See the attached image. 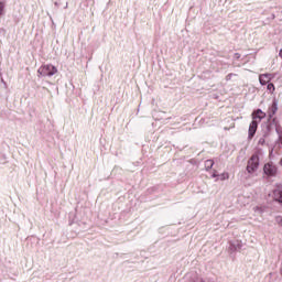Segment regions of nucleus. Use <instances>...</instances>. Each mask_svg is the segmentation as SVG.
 Instances as JSON below:
<instances>
[{
    "instance_id": "obj_1",
    "label": "nucleus",
    "mask_w": 282,
    "mask_h": 282,
    "mask_svg": "<svg viewBox=\"0 0 282 282\" xmlns=\"http://www.w3.org/2000/svg\"><path fill=\"white\" fill-rule=\"evenodd\" d=\"M265 118V113L258 109L256 112L252 113V121L249 124L248 130V140H252L254 138V133H257V129L259 128V122Z\"/></svg>"
},
{
    "instance_id": "obj_2",
    "label": "nucleus",
    "mask_w": 282,
    "mask_h": 282,
    "mask_svg": "<svg viewBox=\"0 0 282 282\" xmlns=\"http://www.w3.org/2000/svg\"><path fill=\"white\" fill-rule=\"evenodd\" d=\"M55 74H58V68H56V66L52 65V64H45L42 65L39 69H37V76L39 78H41V76H48L52 77Z\"/></svg>"
},
{
    "instance_id": "obj_3",
    "label": "nucleus",
    "mask_w": 282,
    "mask_h": 282,
    "mask_svg": "<svg viewBox=\"0 0 282 282\" xmlns=\"http://www.w3.org/2000/svg\"><path fill=\"white\" fill-rule=\"evenodd\" d=\"M259 170V154H253L247 164V172L248 173H257Z\"/></svg>"
},
{
    "instance_id": "obj_4",
    "label": "nucleus",
    "mask_w": 282,
    "mask_h": 282,
    "mask_svg": "<svg viewBox=\"0 0 282 282\" xmlns=\"http://www.w3.org/2000/svg\"><path fill=\"white\" fill-rule=\"evenodd\" d=\"M272 197L274 202H278L282 205V184H275V187L272 191Z\"/></svg>"
},
{
    "instance_id": "obj_5",
    "label": "nucleus",
    "mask_w": 282,
    "mask_h": 282,
    "mask_svg": "<svg viewBox=\"0 0 282 282\" xmlns=\"http://www.w3.org/2000/svg\"><path fill=\"white\" fill-rule=\"evenodd\" d=\"M263 173L268 175V177H274V175H276V166L272 163H267L264 164Z\"/></svg>"
},
{
    "instance_id": "obj_6",
    "label": "nucleus",
    "mask_w": 282,
    "mask_h": 282,
    "mask_svg": "<svg viewBox=\"0 0 282 282\" xmlns=\"http://www.w3.org/2000/svg\"><path fill=\"white\" fill-rule=\"evenodd\" d=\"M279 111V102L276 100H273L272 105L270 106L268 113H269V118L272 119L274 118V116L276 115V112Z\"/></svg>"
},
{
    "instance_id": "obj_7",
    "label": "nucleus",
    "mask_w": 282,
    "mask_h": 282,
    "mask_svg": "<svg viewBox=\"0 0 282 282\" xmlns=\"http://www.w3.org/2000/svg\"><path fill=\"white\" fill-rule=\"evenodd\" d=\"M270 75L269 74H263L259 76L260 85H268L270 83Z\"/></svg>"
},
{
    "instance_id": "obj_8",
    "label": "nucleus",
    "mask_w": 282,
    "mask_h": 282,
    "mask_svg": "<svg viewBox=\"0 0 282 282\" xmlns=\"http://www.w3.org/2000/svg\"><path fill=\"white\" fill-rule=\"evenodd\" d=\"M230 250H241V242L239 240L230 245Z\"/></svg>"
},
{
    "instance_id": "obj_9",
    "label": "nucleus",
    "mask_w": 282,
    "mask_h": 282,
    "mask_svg": "<svg viewBox=\"0 0 282 282\" xmlns=\"http://www.w3.org/2000/svg\"><path fill=\"white\" fill-rule=\"evenodd\" d=\"M213 166H215V161H213V160L205 161L206 171H210V169H213Z\"/></svg>"
},
{
    "instance_id": "obj_10",
    "label": "nucleus",
    "mask_w": 282,
    "mask_h": 282,
    "mask_svg": "<svg viewBox=\"0 0 282 282\" xmlns=\"http://www.w3.org/2000/svg\"><path fill=\"white\" fill-rule=\"evenodd\" d=\"M6 14V0H0V17Z\"/></svg>"
},
{
    "instance_id": "obj_11",
    "label": "nucleus",
    "mask_w": 282,
    "mask_h": 282,
    "mask_svg": "<svg viewBox=\"0 0 282 282\" xmlns=\"http://www.w3.org/2000/svg\"><path fill=\"white\" fill-rule=\"evenodd\" d=\"M218 177L221 182H224L230 178V174H228V172H224L223 174L218 175Z\"/></svg>"
},
{
    "instance_id": "obj_12",
    "label": "nucleus",
    "mask_w": 282,
    "mask_h": 282,
    "mask_svg": "<svg viewBox=\"0 0 282 282\" xmlns=\"http://www.w3.org/2000/svg\"><path fill=\"white\" fill-rule=\"evenodd\" d=\"M267 89L268 91H270V94H274V84L272 83L268 84Z\"/></svg>"
},
{
    "instance_id": "obj_13",
    "label": "nucleus",
    "mask_w": 282,
    "mask_h": 282,
    "mask_svg": "<svg viewBox=\"0 0 282 282\" xmlns=\"http://www.w3.org/2000/svg\"><path fill=\"white\" fill-rule=\"evenodd\" d=\"M275 221H276V224H279V226L282 227V216H278V217L275 218Z\"/></svg>"
},
{
    "instance_id": "obj_14",
    "label": "nucleus",
    "mask_w": 282,
    "mask_h": 282,
    "mask_svg": "<svg viewBox=\"0 0 282 282\" xmlns=\"http://www.w3.org/2000/svg\"><path fill=\"white\" fill-rule=\"evenodd\" d=\"M234 58H236L237 61H239V58H241V54L235 53Z\"/></svg>"
},
{
    "instance_id": "obj_15",
    "label": "nucleus",
    "mask_w": 282,
    "mask_h": 282,
    "mask_svg": "<svg viewBox=\"0 0 282 282\" xmlns=\"http://www.w3.org/2000/svg\"><path fill=\"white\" fill-rule=\"evenodd\" d=\"M212 177H219V175L217 174V171H214V173L212 174Z\"/></svg>"
},
{
    "instance_id": "obj_16",
    "label": "nucleus",
    "mask_w": 282,
    "mask_h": 282,
    "mask_svg": "<svg viewBox=\"0 0 282 282\" xmlns=\"http://www.w3.org/2000/svg\"><path fill=\"white\" fill-rule=\"evenodd\" d=\"M227 80H230V78H232V74H229V75H227Z\"/></svg>"
},
{
    "instance_id": "obj_17",
    "label": "nucleus",
    "mask_w": 282,
    "mask_h": 282,
    "mask_svg": "<svg viewBox=\"0 0 282 282\" xmlns=\"http://www.w3.org/2000/svg\"><path fill=\"white\" fill-rule=\"evenodd\" d=\"M263 142H265V140H263V139L259 140V144H263Z\"/></svg>"
},
{
    "instance_id": "obj_18",
    "label": "nucleus",
    "mask_w": 282,
    "mask_h": 282,
    "mask_svg": "<svg viewBox=\"0 0 282 282\" xmlns=\"http://www.w3.org/2000/svg\"><path fill=\"white\" fill-rule=\"evenodd\" d=\"M279 56H281V58H282V48L279 52Z\"/></svg>"
},
{
    "instance_id": "obj_19",
    "label": "nucleus",
    "mask_w": 282,
    "mask_h": 282,
    "mask_svg": "<svg viewBox=\"0 0 282 282\" xmlns=\"http://www.w3.org/2000/svg\"><path fill=\"white\" fill-rule=\"evenodd\" d=\"M1 83H3V78H1Z\"/></svg>"
}]
</instances>
